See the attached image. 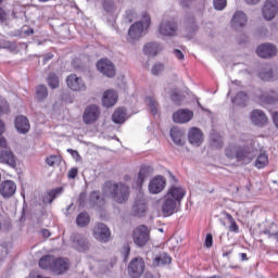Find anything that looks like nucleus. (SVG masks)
Segmentation results:
<instances>
[{"instance_id":"a18cd8bd","label":"nucleus","mask_w":278,"mask_h":278,"mask_svg":"<svg viewBox=\"0 0 278 278\" xmlns=\"http://www.w3.org/2000/svg\"><path fill=\"white\" fill-rule=\"evenodd\" d=\"M48 86H50L52 90H55V88H60V78L53 73L49 74Z\"/></svg>"},{"instance_id":"0e129e2a","label":"nucleus","mask_w":278,"mask_h":278,"mask_svg":"<svg viewBox=\"0 0 278 278\" xmlns=\"http://www.w3.org/2000/svg\"><path fill=\"white\" fill-rule=\"evenodd\" d=\"M248 5H257L260 3V0H244Z\"/></svg>"},{"instance_id":"a878e982","label":"nucleus","mask_w":278,"mask_h":278,"mask_svg":"<svg viewBox=\"0 0 278 278\" xmlns=\"http://www.w3.org/2000/svg\"><path fill=\"white\" fill-rule=\"evenodd\" d=\"M167 195L169 199L177 201L181 205V200L186 197V189L177 186H172L168 191Z\"/></svg>"},{"instance_id":"9b49d317","label":"nucleus","mask_w":278,"mask_h":278,"mask_svg":"<svg viewBox=\"0 0 278 278\" xmlns=\"http://www.w3.org/2000/svg\"><path fill=\"white\" fill-rule=\"evenodd\" d=\"M277 13H278L277 0H266L262 9L263 18H265V21H273V18L277 16Z\"/></svg>"},{"instance_id":"2f4dec72","label":"nucleus","mask_w":278,"mask_h":278,"mask_svg":"<svg viewBox=\"0 0 278 278\" xmlns=\"http://www.w3.org/2000/svg\"><path fill=\"white\" fill-rule=\"evenodd\" d=\"M90 205L93 207H103L105 205V199L101 197L99 191H92L89 197Z\"/></svg>"},{"instance_id":"3c124183","label":"nucleus","mask_w":278,"mask_h":278,"mask_svg":"<svg viewBox=\"0 0 278 278\" xmlns=\"http://www.w3.org/2000/svg\"><path fill=\"white\" fill-rule=\"evenodd\" d=\"M79 173V170L77 169V167H73L68 170L67 173V177L68 179H75V177H77V174Z\"/></svg>"},{"instance_id":"13d9d810","label":"nucleus","mask_w":278,"mask_h":278,"mask_svg":"<svg viewBox=\"0 0 278 278\" xmlns=\"http://www.w3.org/2000/svg\"><path fill=\"white\" fill-rule=\"evenodd\" d=\"M191 1L192 0H179V5H181V8H189Z\"/></svg>"},{"instance_id":"2eb2a0df","label":"nucleus","mask_w":278,"mask_h":278,"mask_svg":"<svg viewBox=\"0 0 278 278\" xmlns=\"http://www.w3.org/2000/svg\"><path fill=\"white\" fill-rule=\"evenodd\" d=\"M110 236H112V233L105 224H97L94 226L93 237L96 240H99V242H110Z\"/></svg>"},{"instance_id":"bb28decb","label":"nucleus","mask_w":278,"mask_h":278,"mask_svg":"<svg viewBox=\"0 0 278 278\" xmlns=\"http://www.w3.org/2000/svg\"><path fill=\"white\" fill-rule=\"evenodd\" d=\"M30 127L29 119L26 116L20 115L15 118V129L18 134H29Z\"/></svg>"},{"instance_id":"37998d69","label":"nucleus","mask_w":278,"mask_h":278,"mask_svg":"<svg viewBox=\"0 0 278 278\" xmlns=\"http://www.w3.org/2000/svg\"><path fill=\"white\" fill-rule=\"evenodd\" d=\"M146 103L150 108L151 114H153V116H156L157 115V101H155V98H153V97L146 98Z\"/></svg>"},{"instance_id":"7c9ffc66","label":"nucleus","mask_w":278,"mask_h":278,"mask_svg":"<svg viewBox=\"0 0 278 278\" xmlns=\"http://www.w3.org/2000/svg\"><path fill=\"white\" fill-rule=\"evenodd\" d=\"M62 192H64V189L62 187H59V188L48 191L43 195V203L46 205L49 203H53V201H55V199H58V197H60V194H62Z\"/></svg>"},{"instance_id":"39448f33","label":"nucleus","mask_w":278,"mask_h":278,"mask_svg":"<svg viewBox=\"0 0 278 278\" xmlns=\"http://www.w3.org/2000/svg\"><path fill=\"white\" fill-rule=\"evenodd\" d=\"M277 53V46L270 42L262 43L256 48V54L263 60H270V58H275Z\"/></svg>"},{"instance_id":"f704fd0d","label":"nucleus","mask_w":278,"mask_h":278,"mask_svg":"<svg viewBox=\"0 0 278 278\" xmlns=\"http://www.w3.org/2000/svg\"><path fill=\"white\" fill-rule=\"evenodd\" d=\"M173 262V258H170V255L166 253H161L153 260V266H166L167 264H170Z\"/></svg>"},{"instance_id":"ea45409f","label":"nucleus","mask_w":278,"mask_h":278,"mask_svg":"<svg viewBox=\"0 0 278 278\" xmlns=\"http://www.w3.org/2000/svg\"><path fill=\"white\" fill-rule=\"evenodd\" d=\"M256 168H266L268 166V154L261 153L255 161Z\"/></svg>"},{"instance_id":"1a4fd4ad","label":"nucleus","mask_w":278,"mask_h":278,"mask_svg":"<svg viewBox=\"0 0 278 278\" xmlns=\"http://www.w3.org/2000/svg\"><path fill=\"white\" fill-rule=\"evenodd\" d=\"M179 205L177 201L173 200L168 195H165L162 201V213L164 216H173V214L179 211Z\"/></svg>"},{"instance_id":"4c0bfd02","label":"nucleus","mask_w":278,"mask_h":278,"mask_svg":"<svg viewBox=\"0 0 278 278\" xmlns=\"http://www.w3.org/2000/svg\"><path fill=\"white\" fill-rule=\"evenodd\" d=\"M211 143L215 149H220V147H223V137H220L216 130L211 132Z\"/></svg>"},{"instance_id":"5fc2aeb1","label":"nucleus","mask_w":278,"mask_h":278,"mask_svg":"<svg viewBox=\"0 0 278 278\" xmlns=\"http://www.w3.org/2000/svg\"><path fill=\"white\" fill-rule=\"evenodd\" d=\"M10 112V106L8 103H4L0 105V116H3V114H8Z\"/></svg>"},{"instance_id":"6e6d98bb","label":"nucleus","mask_w":278,"mask_h":278,"mask_svg":"<svg viewBox=\"0 0 278 278\" xmlns=\"http://www.w3.org/2000/svg\"><path fill=\"white\" fill-rule=\"evenodd\" d=\"M0 149H1V151H5V149H9L8 148V141L1 135H0Z\"/></svg>"},{"instance_id":"c9c22d12","label":"nucleus","mask_w":278,"mask_h":278,"mask_svg":"<svg viewBox=\"0 0 278 278\" xmlns=\"http://www.w3.org/2000/svg\"><path fill=\"white\" fill-rule=\"evenodd\" d=\"M102 8L104 10V14H108L112 20H114V12H116V5H114V1L112 0H103Z\"/></svg>"},{"instance_id":"f03ea898","label":"nucleus","mask_w":278,"mask_h":278,"mask_svg":"<svg viewBox=\"0 0 278 278\" xmlns=\"http://www.w3.org/2000/svg\"><path fill=\"white\" fill-rule=\"evenodd\" d=\"M225 154L228 160H237L239 164L247 166V164H251L255 160L257 152L251 148L231 143L225 149Z\"/></svg>"},{"instance_id":"49530a36","label":"nucleus","mask_w":278,"mask_h":278,"mask_svg":"<svg viewBox=\"0 0 278 278\" xmlns=\"http://www.w3.org/2000/svg\"><path fill=\"white\" fill-rule=\"evenodd\" d=\"M60 162H62V159L58 155H51L46 159L48 166H59Z\"/></svg>"},{"instance_id":"774afa93","label":"nucleus","mask_w":278,"mask_h":278,"mask_svg":"<svg viewBox=\"0 0 278 278\" xmlns=\"http://www.w3.org/2000/svg\"><path fill=\"white\" fill-rule=\"evenodd\" d=\"M38 277H40V275H38V273H36V271H31L29 274V278H38Z\"/></svg>"},{"instance_id":"09e8293b","label":"nucleus","mask_w":278,"mask_h":278,"mask_svg":"<svg viewBox=\"0 0 278 278\" xmlns=\"http://www.w3.org/2000/svg\"><path fill=\"white\" fill-rule=\"evenodd\" d=\"M215 10H225L227 8V0H213Z\"/></svg>"},{"instance_id":"de8ad7c7","label":"nucleus","mask_w":278,"mask_h":278,"mask_svg":"<svg viewBox=\"0 0 278 278\" xmlns=\"http://www.w3.org/2000/svg\"><path fill=\"white\" fill-rule=\"evenodd\" d=\"M151 73L152 75H162V73H164V64L162 63H155L152 68H151Z\"/></svg>"},{"instance_id":"20e7f679","label":"nucleus","mask_w":278,"mask_h":278,"mask_svg":"<svg viewBox=\"0 0 278 278\" xmlns=\"http://www.w3.org/2000/svg\"><path fill=\"white\" fill-rule=\"evenodd\" d=\"M262 81H277L278 79V66L263 65L257 73Z\"/></svg>"},{"instance_id":"412c9836","label":"nucleus","mask_w":278,"mask_h":278,"mask_svg":"<svg viewBox=\"0 0 278 278\" xmlns=\"http://www.w3.org/2000/svg\"><path fill=\"white\" fill-rule=\"evenodd\" d=\"M151 170H153V167L151 166H141L138 176L132 184V188H142V184H144L147 177L151 175Z\"/></svg>"},{"instance_id":"69168bd1","label":"nucleus","mask_w":278,"mask_h":278,"mask_svg":"<svg viewBox=\"0 0 278 278\" xmlns=\"http://www.w3.org/2000/svg\"><path fill=\"white\" fill-rule=\"evenodd\" d=\"M273 121H274V124L276 125V127L278 128V112H275L273 114Z\"/></svg>"},{"instance_id":"a211bd4d","label":"nucleus","mask_w":278,"mask_h":278,"mask_svg":"<svg viewBox=\"0 0 278 278\" xmlns=\"http://www.w3.org/2000/svg\"><path fill=\"white\" fill-rule=\"evenodd\" d=\"M164 188H166V179H164V176H156L149 184V192L151 194H160Z\"/></svg>"},{"instance_id":"a19ab883","label":"nucleus","mask_w":278,"mask_h":278,"mask_svg":"<svg viewBox=\"0 0 278 278\" xmlns=\"http://www.w3.org/2000/svg\"><path fill=\"white\" fill-rule=\"evenodd\" d=\"M76 224L78 227H86L90 224V215L88 213H80L76 218Z\"/></svg>"},{"instance_id":"dca6fc26","label":"nucleus","mask_w":278,"mask_h":278,"mask_svg":"<svg viewBox=\"0 0 278 278\" xmlns=\"http://www.w3.org/2000/svg\"><path fill=\"white\" fill-rule=\"evenodd\" d=\"M193 117H194V112L188 109H179L173 114V121L178 125H185V123H190L191 118Z\"/></svg>"},{"instance_id":"bf43d9fd","label":"nucleus","mask_w":278,"mask_h":278,"mask_svg":"<svg viewBox=\"0 0 278 278\" xmlns=\"http://www.w3.org/2000/svg\"><path fill=\"white\" fill-rule=\"evenodd\" d=\"M10 47H12L10 41H0V49H10Z\"/></svg>"},{"instance_id":"f8f14e48","label":"nucleus","mask_w":278,"mask_h":278,"mask_svg":"<svg viewBox=\"0 0 278 278\" xmlns=\"http://www.w3.org/2000/svg\"><path fill=\"white\" fill-rule=\"evenodd\" d=\"M204 136L201 128L191 127L188 130V141L192 147H201L203 144Z\"/></svg>"},{"instance_id":"0eeeda50","label":"nucleus","mask_w":278,"mask_h":278,"mask_svg":"<svg viewBox=\"0 0 278 278\" xmlns=\"http://www.w3.org/2000/svg\"><path fill=\"white\" fill-rule=\"evenodd\" d=\"M99 116H101V110L98 105L91 104L86 108L83 114L84 124L92 125V123H97V121H99Z\"/></svg>"},{"instance_id":"79ce46f5","label":"nucleus","mask_w":278,"mask_h":278,"mask_svg":"<svg viewBox=\"0 0 278 278\" xmlns=\"http://www.w3.org/2000/svg\"><path fill=\"white\" fill-rule=\"evenodd\" d=\"M224 216L229 222V231H232L233 233H238L240 231V227H238V224L236 223V219H233V216L229 213H224Z\"/></svg>"},{"instance_id":"603ef678","label":"nucleus","mask_w":278,"mask_h":278,"mask_svg":"<svg viewBox=\"0 0 278 278\" xmlns=\"http://www.w3.org/2000/svg\"><path fill=\"white\" fill-rule=\"evenodd\" d=\"M135 17H136V11H134V10L126 11V18H127L128 23H131Z\"/></svg>"},{"instance_id":"9d476101","label":"nucleus","mask_w":278,"mask_h":278,"mask_svg":"<svg viewBox=\"0 0 278 278\" xmlns=\"http://www.w3.org/2000/svg\"><path fill=\"white\" fill-rule=\"evenodd\" d=\"M97 68L102 75L105 77H115L116 76V67L114 63L108 59H101L97 63Z\"/></svg>"},{"instance_id":"c756f323","label":"nucleus","mask_w":278,"mask_h":278,"mask_svg":"<svg viewBox=\"0 0 278 278\" xmlns=\"http://www.w3.org/2000/svg\"><path fill=\"white\" fill-rule=\"evenodd\" d=\"M261 101L262 103H277L278 101V90L270 89L268 91H265L264 93L261 94Z\"/></svg>"},{"instance_id":"4be33fe9","label":"nucleus","mask_w":278,"mask_h":278,"mask_svg":"<svg viewBox=\"0 0 278 278\" xmlns=\"http://www.w3.org/2000/svg\"><path fill=\"white\" fill-rule=\"evenodd\" d=\"M68 260L66 258H53L51 270L56 275H62L68 270Z\"/></svg>"},{"instance_id":"5701e85b","label":"nucleus","mask_w":278,"mask_h":278,"mask_svg":"<svg viewBox=\"0 0 278 278\" xmlns=\"http://www.w3.org/2000/svg\"><path fill=\"white\" fill-rule=\"evenodd\" d=\"M118 101V93L114 91L113 89H109L104 91L102 97V105L104 108H113V105H116V102Z\"/></svg>"},{"instance_id":"6e6552de","label":"nucleus","mask_w":278,"mask_h":278,"mask_svg":"<svg viewBox=\"0 0 278 278\" xmlns=\"http://www.w3.org/2000/svg\"><path fill=\"white\" fill-rule=\"evenodd\" d=\"M144 273V261L140 257H136L130 261L128 265V274L131 278L142 277Z\"/></svg>"},{"instance_id":"393cba45","label":"nucleus","mask_w":278,"mask_h":278,"mask_svg":"<svg viewBox=\"0 0 278 278\" xmlns=\"http://www.w3.org/2000/svg\"><path fill=\"white\" fill-rule=\"evenodd\" d=\"M0 162L1 164H8L11 168L16 167V156H14L10 149L0 150Z\"/></svg>"},{"instance_id":"cd10ccee","label":"nucleus","mask_w":278,"mask_h":278,"mask_svg":"<svg viewBox=\"0 0 278 278\" xmlns=\"http://www.w3.org/2000/svg\"><path fill=\"white\" fill-rule=\"evenodd\" d=\"M132 214L135 216H144V214H147V199H144V197L135 201V204L132 205Z\"/></svg>"},{"instance_id":"f257e3e1","label":"nucleus","mask_w":278,"mask_h":278,"mask_svg":"<svg viewBox=\"0 0 278 278\" xmlns=\"http://www.w3.org/2000/svg\"><path fill=\"white\" fill-rule=\"evenodd\" d=\"M102 194L115 203H126L129 199V186L125 182L106 181L102 186Z\"/></svg>"},{"instance_id":"c85d7f7f","label":"nucleus","mask_w":278,"mask_h":278,"mask_svg":"<svg viewBox=\"0 0 278 278\" xmlns=\"http://www.w3.org/2000/svg\"><path fill=\"white\" fill-rule=\"evenodd\" d=\"M162 49L164 48L157 42H148L143 47V53L149 58H155V55H157V53H160Z\"/></svg>"},{"instance_id":"b1692460","label":"nucleus","mask_w":278,"mask_h":278,"mask_svg":"<svg viewBox=\"0 0 278 278\" xmlns=\"http://www.w3.org/2000/svg\"><path fill=\"white\" fill-rule=\"evenodd\" d=\"M16 192V184L12 180H7L1 182L0 185V194L4 197L5 199H10V197H14V193Z\"/></svg>"},{"instance_id":"473e14b6","label":"nucleus","mask_w":278,"mask_h":278,"mask_svg":"<svg viewBox=\"0 0 278 278\" xmlns=\"http://www.w3.org/2000/svg\"><path fill=\"white\" fill-rule=\"evenodd\" d=\"M112 121L113 123H115L116 125H121L123 123H125L127 121V110L121 108L117 109L112 116Z\"/></svg>"},{"instance_id":"72a5a7b5","label":"nucleus","mask_w":278,"mask_h":278,"mask_svg":"<svg viewBox=\"0 0 278 278\" xmlns=\"http://www.w3.org/2000/svg\"><path fill=\"white\" fill-rule=\"evenodd\" d=\"M73 247L74 249H76V251H79L80 253H83L84 251H88V240H86L81 236H77L74 239Z\"/></svg>"},{"instance_id":"ddd939ff","label":"nucleus","mask_w":278,"mask_h":278,"mask_svg":"<svg viewBox=\"0 0 278 278\" xmlns=\"http://www.w3.org/2000/svg\"><path fill=\"white\" fill-rule=\"evenodd\" d=\"M161 36H175L177 34V23L175 20H163L159 28Z\"/></svg>"},{"instance_id":"8fccbe9b","label":"nucleus","mask_w":278,"mask_h":278,"mask_svg":"<svg viewBox=\"0 0 278 278\" xmlns=\"http://www.w3.org/2000/svg\"><path fill=\"white\" fill-rule=\"evenodd\" d=\"M257 36L260 38H266V36H268V28L262 26L257 29Z\"/></svg>"},{"instance_id":"f3484780","label":"nucleus","mask_w":278,"mask_h":278,"mask_svg":"<svg viewBox=\"0 0 278 278\" xmlns=\"http://www.w3.org/2000/svg\"><path fill=\"white\" fill-rule=\"evenodd\" d=\"M250 121L256 127H264L268 124V116L262 110H253L250 114Z\"/></svg>"},{"instance_id":"680f3d73","label":"nucleus","mask_w":278,"mask_h":278,"mask_svg":"<svg viewBox=\"0 0 278 278\" xmlns=\"http://www.w3.org/2000/svg\"><path fill=\"white\" fill-rule=\"evenodd\" d=\"M174 53L178 60H184V52H181L180 50H175Z\"/></svg>"},{"instance_id":"7ed1b4c3","label":"nucleus","mask_w":278,"mask_h":278,"mask_svg":"<svg viewBox=\"0 0 278 278\" xmlns=\"http://www.w3.org/2000/svg\"><path fill=\"white\" fill-rule=\"evenodd\" d=\"M151 25V16L143 12L141 14V21L134 23L128 29V42H136L139 38H142L146 29H149Z\"/></svg>"},{"instance_id":"052dcab7","label":"nucleus","mask_w":278,"mask_h":278,"mask_svg":"<svg viewBox=\"0 0 278 278\" xmlns=\"http://www.w3.org/2000/svg\"><path fill=\"white\" fill-rule=\"evenodd\" d=\"M5 134V123L0 119V136H3Z\"/></svg>"},{"instance_id":"4d7b16f0","label":"nucleus","mask_w":278,"mask_h":278,"mask_svg":"<svg viewBox=\"0 0 278 278\" xmlns=\"http://www.w3.org/2000/svg\"><path fill=\"white\" fill-rule=\"evenodd\" d=\"M8 20V13L3 9L0 8V21L3 23V21Z\"/></svg>"},{"instance_id":"864d4df0","label":"nucleus","mask_w":278,"mask_h":278,"mask_svg":"<svg viewBox=\"0 0 278 278\" xmlns=\"http://www.w3.org/2000/svg\"><path fill=\"white\" fill-rule=\"evenodd\" d=\"M212 244H213L212 233H207L205 238L204 247H206V249H210Z\"/></svg>"},{"instance_id":"423d86ee","label":"nucleus","mask_w":278,"mask_h":278,"mask_svg":"<svg viewBox=\"0 0 278 278\" xmlns=\"http://www.w3.org/2000/svg\"><path fill=\"white\" fill-rule=\"evenodd\" d=\"M149 228L144 225L137 227L134 231L132 239L137 247H144L149 242Z\"/></svg>"},{"instance_id":"c03bdc74","label":"nucleus","mask_w":278,"mask_h":278,"mask_svg":"<svg viewBox=\"0 0 278 278\" xmlns=\"http://www.w3.org/2000/svg\"><path fill=\"white\" fill-rule=\"evenodd\" d=\"M248 96L244 93V91H240L235 98H232V103H235V105H245Z\"/></svg>"},{"instance_id":"58836bf2","label":"nucleus","mask_w":278,"mask_h":278,"mask_svg":"<svg viewBox=\"0 0 278 278\" xmlns=\"http://www.w3.org/2000/svg\"><path fill=\"white\" fill-rule=\"evenodd\" d=\"M49 97V91L47 90V86L40 85L36 90V99L37 101H45Z\"/></svg>"},{"instance_id":"e2e57ef3","label":"nucleus","mask_w":278,"mask_h":278,"mask_svg":"<svg viewBox=\"0 0 278 278\" xmlns=\"http://www.w3.org/2000/svg\"><path fill=\"white\" fill-rule=\"evenodd\" d=\"M67 152L74 157H79V152H77V150L67 149Z\"/></svg>"},{"instance_id":"e433bc0d","label":"nucleus","mask_w":278,"mask_h":278,"mask_svg":"<svg viewBox=\"0 0 278 278\" xmlns=\"http://www.w3.org/2000/svg\"><path fill=\"white\" fill-rule=\"evenodd\" d=\"M53 260L54 257L51 255H46L41 257L39 261L40 268H42L43 270H51V266H53Z\"/></svg>"},{"instance_id":"6ab92c4d","label":"nucleus","mask_w":278,"mask_h":278,"mask_svg":"<svg viewBox=\"0 0 278 278\" xmlns=\"http://www.w3.org/2000/svg\"><path fill=\"white\" fill-rule=\"evenodd\" d=\"M247 23H249L247 13L242 11H236L231 18V27L233 29H242V27H247Z\"/></svg>"},{"instance_id":"4468645a","label":"nucleus","mask_w":278,"mask_h":278,"mask_svg":"<svg viewBox=\"0 0 278 278\" xmlns=\"http://www.w3.org/2000/svg\"><path fill=\"white\" fill-rule=\"evenodd\" d=\"M66 84L70 90L74 92H84L86 90V83L81 77H77V75L72 74L66 78Z\"/></svg>"},{"instance_id":"aec40b11","label":"nucleus","mask_w":278,"mask_h":278,"mask_svg":"<svg viewBox=\"0 0 278 278\" xmlns=\"http://www.w3.org/2000/svg\"><path fill=\"white\" fill-rule=\"evenodd\" d=\"M169 136L176 147H184V144H186L184 140V138H186V130L182 128L174 126L169 131Z\"/></svg>"},{"instance_id":"338daca9","label":"nucleus","mask_w":278,"mask_h":278,"mask_svg":"<svg viewBox=\"0 0 278 278\" xmlns=\"http://www.w3.org/2000/svg\"><path fill=\"white\" fill-rule=\"evenodd\" d=\"M41 236H43V238H49L51 236V232L48 229H43L41 230Z\"/></svg>"}]
</instances>
